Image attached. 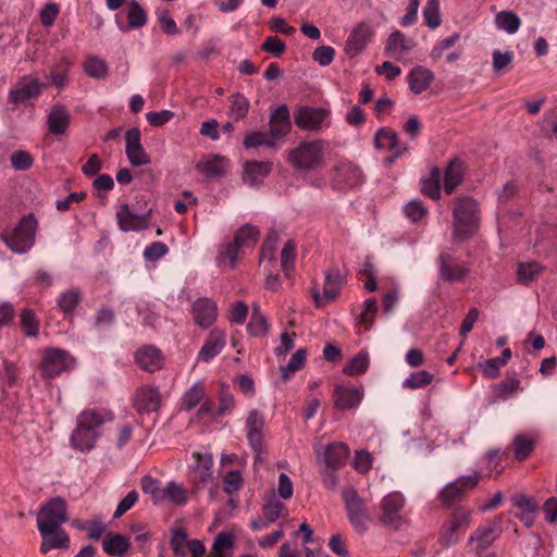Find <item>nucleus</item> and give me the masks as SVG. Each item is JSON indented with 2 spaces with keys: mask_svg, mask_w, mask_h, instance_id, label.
Wrapping results in <instances>:
<instances>
[{
  "mask_svg": "<svg viewBox=\"0 0 557 557\" xmlns=\"http://www.w3.org/2000/svg\"><path fill=\"white\" fill-rule=\"evenodd\" d=\"M113 420V413L106 409H87L76 418V426L70 435V446L81 453H89L100 438V426Z\"/></svg>",
  "mask_w": 557,
  "mask_h": 557,
  "instance_id": "obj_1",
  "label": "nucleus"
},
{
  "mask_svg": "<svg viewBox=\"0 0 557 557\" xmlns=\"http://www.w3.org/2000/svg\"><path fill=\"white\" fill-rule=\"evenodd\" d=\"M479 225L478 202L470 197L457 198L453 209V240L470 239L478 232Z\"/></svg>",
  "mask_w": 557,
  "mask_h": 557,
  "instance_id": "obj_2",
  "label": "nucleus"
},
{
  "mask_svg": "<svg viewBox=\"0 0 557 557\" xmlns=\"http://www.w3.org/2000/svg\"><path fill=\"white\" fill-rule=\"evenodd\" d=\"M326 147V143L322 139L302 140L289 151L287 161L298 171L320 170L325 164Z\"/></svg>",
  "mask_w": 557,
  "mask_h": 557,
  "instance_id": "obj_3",
  "label": "nucleus"
},
{
  "mask_svg": "<svg viewBox=\"0 0 557 557\" xmlns=\"http://www.w3.org/2000/svg\"><path fill=\"white\" fill-rule=\"evenodd\" d=\"M406 497L398 491L385 495L380 503V522L395 531L407 523Z\"/></svg>",
  "mask_w": 557,
  "mask_h": 557,
  "instance_id": "obj_4",
  "label": "nucleus"
},
{
  "mask_svg": "<svg viewBox=\"0 0 557 557\" xmlns=\"http://www.w3.org/2000/svg\"><path fill=\"white\" fill-rule=\"evenodd\" d=\"M342 495L348 520L354 530L359 534L366 533L371 522L367 500L361 498L352 486L345 487Z\"/></svg>",
  "mask_w": 557,
  "mask_h": 557,
  "instance_id": "obj_5",
  "label": "nucleus"
},
{
  "mask_svg": "<svg viewBox=\"0 0 557 557\" xmlns=\"http://www.w3.org/2000/svg\"><path fill=\"white\" fill-rule=\"evenodd\" d=\"M471 511L456 509L442 524L437 542L444 548L457 544L471 525Z\"/></svg>",
  "mask_w": 557,
  "mask_h": 557,
  "instance_id": "obj_6",
  "label": "nucleus"
},
{
  "mask_svg": "<svg viewBox=\"0 0 557 557\" xmlns=\"http://www.w3.org/2000/svg\"><path fill=\"white\" fill-rule=\"evenodd\" d=\"M66 508V502L61 497H54L46 502L37 515L39 533L61 527L67 520Z\"/></svg>",
  "mask_w": 557,
  "mask_h": 557,
  "instance_id": "obj_7",
  "label": "nucleus"
},
{
  "mask_svg": "<svg viewBox=\"0 0 557 557\" xmlns=\"http://www.w3.org/2000/svg\"><path fill=\"white\" fill-rule=\"evenodd\" d=\"M36 227L33 215L24 216L11 234L4 235V242L14 252L24 253L34 245Z\"/></svg>",
  "mask_w": 557,
  "mask_h": 557,
  "instance_id": "obj_8",
  "label": "nucleus"
},
{
  "mask_svg": "<svg viewBox=\"0 0 557 557\" xmlns=\"http://www.w3.org/2000/svg\"><path fill=\"white\" fill-rule=\"evenodd\" d=\"M363 183L360 168L348 161H339L332 169L331 185L334 189L345 191L359 187Z\"/></svg>",
  "mask_w": 557,
  "mask_h": 557,
  "instance_id": "obj_9",
  "label": "nucleus"
},
{
  "mask_svg": "<svg viewBox=\"0 0 557 557\" xmlns=\"http://www.w3.org/2000/svg\"><path fill=\"white\" fill-rule=\"evenodd\" d=\"M75 359L65 350L47 348L41 351L39 369L47 377H54L73 369Z\"/></svg>",
  "mask_w": 557,
  "mask_h": 557,
  "instance_id": "obj_10",
  "label": "nucleus"
},
{
  "mask_svg": "<svg viewBox=\"0 0 557 557\" xmlns=\"http://www.w3.org/2000/svg\"><path fill=\"white\" fill-rule=\"evenodd\" d=\"M298 128L308 132H319L331 124V112L325 108L299 107L294 113Z\"/></svg>",
  "mask_w": 557,
  "mask_h": 557,
  "instance_id": "obj_11",
  "label": "nucleus"
},
{
  "mask_svg": "<svg viewBox=\"0 0 557 557\" xmlns=\"http://www.w3.org/2000/svg\"><path fill=\"white\" fill-rule=\"evenodd\" d=\"M480 478L479 472H474L471 475L459 476L441 490L438 498L445 506L449 507L466 497L467 494L479 484Z\"/></svg>",
  "mask_w": 557,
  "mask_h": 557,
  "instance_id": "obj_12",
  "label": "nucleus"
},
{
  "mask_svg": "<svg viewBox=\"0 0 557 557\" xmlns=\"http://www.w3.org/2000/svg\"><path fill=\"white\" fill-rule=\"evenodd\" d=\"M44 85L30 75L23 76L9 91L8 100L13 104L28 106L36 100Z\"/></svg>",
  "mask_w": 557,
  "mask_h": 557,
  "instance_id": "obj_13",
  "label": "nucleus"
},
{
  "mask_svg": "<svg viewBox=\"0 0 557 557\" xmlns=\"http://www.w3.org/2000/svg\"><path fill=\"white\" fill-rule=\"evenodd\" d=\"M500 533V519L487 520L471 533L469 544H474V550L481 553L490 547Z\"/></svg>",
  "mask_w": 557,
  "mask_h": 557,
  "instance_id": "obj_14",
  "label": "nucleus"
},
{
  "mask_svg": "<svg viewBox=\"0 0 557 557\" xmlns=\"http://www.w3.org/2000/svg\"><path fill=\"white\" fill-rule=\"evenodd\" d=\"M373 27L367 22L358 23L350 32L345 50L350 55L359 54L372 40Z\"/></svg>",
  "mask_w": 557,
  "mask_h": 557,
  "instance_id": "obj_15",
  "label": "nucleus"
},
{
  "mask_svg": "<svg viewBox=\"0 0 557 557\" xmlns=\"http://www.w3.org/2000/svg\"><path fill=\"white\" fill-rule=\"evenodd\" d=\"M125 152L128 161L134 166H141L150 163V157L140 143V131L137 127L128 129L125 134Z\"/></svg>",
  "mask_w": 557,
  "mask_h": 557,
  "instance_id": "obj_16",
  "label": "nucleus"
},
{
  "mask_svg": "<svg viewBox=\"0 0 557 557\" xmlns=\"http://www.w3.org/2000/svg\"><path fill=\"white\" fill-rule=\"evenodd\" d=\"M226 345V332L222 329H212L202 347L198 352V360L202 362H210L214 359L221 351L224 349Z\"/></svg>",
  "mask_w": 557,
  "mask_h": 557,
  "instance_id": "obj_17",
  "label": "nucleus"
},
{
  "mask_svg": "<svg viewBox=\"0 0 557 557\" xmlns=\"http://www.w3.org/2000/svg\"><path fill=\"white\" fill-rule=\"evenodd\" d=\"M191 315L199 327L208 329L218 318L216 304L207 297L199 298L193 304Z\"/></svg>",
  "mask_w": 557,
  "mask_h": 557,
  "instance_id": "obj_18",
  "label": "nucleus"
},
{
  "mask_svg": "<svg viewBox=\"0 0 557 557\" xmlns=\"http://www.w3.org/2000/svg\"><path fill=\"white\" fill-rule=\"evenodd\" d=\"M343 284V276L337 269L326 272L325 282L323 286V295L321 296L318 289H312V297L318 307L324 306L326 302L333 300L339 293Z\"/></svg>",
  "mask_w": 557,
  "mask_h": 557,
  "instance_id": "obj_19",
  "label": "nucleus"
},
{
  "mask_svg": "<svg viewBox=\"0 0 557 557\" xmlns=\"http://www.w3.org/2000/svg\"><path fill=\"white\" fill-rule=\"evenodd\" d=\"M438 268L441 278L448 283L461 281L469 273V269L465 263L457 262L445 253L438 257Z\"/></svg>",
  "mask_w": 557,
  "mask_h": 557,
  "instance_id": "obj_20",
  "label": "nucleus"
},
{
  "mask_svg": "<svg viewBox=\"0 0 557 557\" xmlns=\"http://www.w3.org/2000/svg\"><path fill=\"white\" fill-rule=\"evenodd\" d=\"M135 362L141 370L154 372L161 369L163 356L156 346L146 345L135 352Z\"/></svg>",
  "mask_w": 557,
  "mask_h": 557,
  "instance_id": "obj_21",
  "label": "nucleus"
},
{
  "mask_svg": "<svg viewBox=\"0 0 557 557\" xmlns=\"http://www.w3.org/2000/svg\"><path fill=\"white\" fill-rule=\"evenodd\" d=\"M161 404V395L154 386H143L137 389L134 397V406L139 412L157 411Z\"/></svg>",
  "mask_w": 557,
  "mask_h": 557,
  "instance_id": "obj_22",
  "label": "nucleus"
},
{
  "mask_svg": "<svg viewBox=\"0 0 557 557\" xmlns=\"http://www.w3.org/2000/svg\"><path fill=\"white\" fill-rule=\"evenodd\" d=\"M363 397L362 391L356 387L336 386L333 392L334 407L349 410L359 406Z\"/></svg>",
  "mask_w": 557,
  "mask_h": 557,
  "instance_id": "obj_23",
  "label": "nucleus"
},
{
  "mask_svg": "<svg viewBox=\"0 0 557 557\" xmlns=\"http://www.w3.org/2000/svg\"><path fill=\"white\" fill-rule=\"evenodd\" d=\"M148 216L149 212L147 214L138 215L135 214L133 211H131L128 205H123L116 212V219L119 223V227L123 232H138L141 230L147 228L148 226Z\"/></svg>",
  "mask_w": 557,
  "mask_h": 557,
  "instance_id": "obj_24",
  "label": "nucleus"
},
{
  "mask_svg": "<svg viewBox=\"0 0 557 557\" xmlns=\"http://www.w3.org/2000/svg\"><path fill=\"white\" fill-rule=\"evenodd\" d=\"M375 145L380 149L395 151V157L388 159L393 163L395 158L403 156L407 151V146L399 141L398 135L388 128H381L375 135Z\"/></svg>",
  "mask_w": 557,
  "mask_h": 557,
  "instance_id": "obj_25",
  "label": "nucleus"
},
{
  "mask_svg": "<svg viewBox=\"0 0 557 557\" xmlns=\"http://www.w3.org/2000/svg\"><path fill=\"white\" fill-rule=\"evenodd\" d=\"M349 454V448L344 443H332L324 448L322 457L319 460L327 469L336 470L342 467Z\"/></svg>",
  "mask_w": 557,
  "mask_h": 557,
  "instance_id": "obj_26",
  "label": "nucleus"
},
{
  "mask_svg": "<svg viewBox=\"0 0 557 557\" xmlns=\"http://www.w3.org/2000/svg\"><path fill=\"white\" fill-rule=\"evenodd\" d=\"M414 47V41L400 30L393 32L386 40L385 51L391 58L399 59Z\"/></svg>",
  "mask_w": 557,
  "mask_h": 557,
  "instance_id": "obj_27",
  "label": "nucleus"
},
{
  "mask_svg": "<svg viewBox=\"0 0 557 557\" xmlns=\"http://www.w3.org/2000/svg\"><path fill=\"white\" fill-rule=\"evenodd\" d=\"M290 116L289 110L285 104H282L272 112L270 117V135L273 139L284 137L290 131Z\"/></svg>",
  "mask_w": 557,
  "mask_h": 557,
  "instance_id": "obj_28",
  "label": "nucleus"
},
{
  "mask_svg": "<svg viewBox=\"0 0 557 557\" xmlns=\"http://www.w3.org/2000/svg\"><path fill=\"white\" fill-rule=\"evenodd\" d=\"M40 535L42 537L40 544V552L42 554L51 549L67 548L70 545L69 535L61 527L49 529L47 532L40 533Z\"/></svg>",
  "mask_w": 557,
  "mask_h": 557,
  "instance_id": "obj_29",
  "label": "nucleus"
},
{
  "mask_svg": "<svg viewBox=\"0 0 557 557\" xmlns=\"http://www.w3.org/2000/svg\"><path fill=\"white\" fill-rule=\"evenodd\" d=\"M272 163L268 161H251L245 164L243 180L253 186L261 183L271 172Z\"/></svg>",
  "mask_w": 557,
  "mask_h": 557,
  "instance_id": "obj_30",
  "label": "nucleus"
},
{
  "mask_svg": "<svg viewBox=\"0 0 557 557\" xmlns=\"http://www.w3.org/2000/svg\"><path fill=\"white\" fill-rule=\"evenodd\" d=\"M227 166L228 160L219 154L208 156L197 164V169L207 177H218L223 175Z\"/></svg>",
  "mask_w": 557,
  "mask_h": 557,
  "instance_id": "obj_31",
  "label": "nucleus"
},
{
  "mask_svg": "<svg viewBox=\"0 0 557 557\" xmlns=\"http://www.w3.org/2000/svg\"><path fill=\"white\" fill-rule=\"evenodd\" d=\"M48 127L50 133L54 135L63 134L70 124V114L62 106L52 107L48 115Z\"/></svg>",
  "mask_w": 557,
  "mask_h": 557,
  "instance_id": "obj_32",
  "label": "nucleus"
},
{
  "mask_svg": "<svg viewBox=\"0 0 557 557\" xmlns=\"http://www.w3.org/2000/svg\"><path fill=\"white\" fill-rule=\"evenodd\" d=\"M433 74L422 66L412 69L408 76L409 86L412 92L421 94L426 90L433 82Z\"/></svg>",
  "mask_w": 557,
  "mask_h": 557,
  "instance_id": "obj_33",
  "label": "nucleus"
},
{
  "mask_svg": "<svg viewBox=\"0 0 557 557\" xmlns=\"http://www.w3.org/2000/svg\"><path fill=\"white\" fill-rule=\"evenodd\" d=\"M206 399V387L202 382L193 384L182 396L181 406L183 410L190 411Z\"/></svg>",
  "mask_w": 557,
  "mask_h": 557,
  "instance_id": "obj_34",
  "label": "nucleus"
},
{
  "mask_svg": "<svg viewBox=\"0 0 557 557\" xmlns=\"http://www.w3.org/2000/svg\"><path fill=\"white\" fill-rule=\"evenodd\" d=\"M82 300V292L76 287H72L63 293L57 299L58 308L63 312L64 317H72L78 304Z\"/></svg>",
  "mask_w": 557,
  "mask_h": 557,
  "instance_id": "obj_35",
  "label": "nucleus"
},
{
  "mask_svg": "<svg viewBox=\"0 0 557 557\" xmlns=\"http://www.w3.org/2000/svg\"><path fill=\"white\" fill-rule=\"evenodd\" d=\"M129 548V541L121 534H107L102 540V549L110 556H121Z\"/></svg>",
  "mask_w": 557,
  "mask_h": 557,
  "instance_id": "obj_36",
  "label": "nucleus"
},
{
  "mask_svg": "<svg viewBox=\"0 0 557 557\" xmlns=\"http://www.w3.org/2000/svg\"><path fill=\"white\" fill-rule=\"evenodd\" d=\"M463 177V164L458 160L449 162L444 175V190L447 195L454 193Z\"/></svg>",
  "mask_w": 557,
  "mask_h": 557,
  "instance_id": "obj_37",
  "label": "nucleus"
},
{
  "mask_svg": "<svg viewBox=\"0 0 557 557\" xmlns=\"http://www.w3.org/2000/svg\"><path fill=\"white\" fill-rule=\"evenodd\" d=\"M194 472L198 480L207 482L212 476V456L209 454L194 453Z\"/></svg>",
  "mask_w": 557,
  "mask_h": 557,
  "instance_id": "obj_38",
  "label": "nucleus"
},
{
  "mask_svg": "<svg viewBox=\"0 0 557 557\" xmlns=\"http://www.w3.org/2000/svg\"><path fill=\"white\" fill-rule=\"evenodd\" d=\"M260 236L259 230L250 224L243 225L234 235L233 240L242 248L253 247Z\"/></svg>",
  "mask_w": 557,
  "mask_h": 557,
  "instance_id": "obj_39",
  "label": "nucleus"
},
{
  "mask_svg": "<svg viewBox=\"0 0 557 557\" xmlns=\"http://www.w3.org/2000/svg\"><path fill=\"white\" fill-rule=\"evenodd\" d=\"M243 249L234 242H228L221 247L216 257L219 265H228L231 269L236 267L240 251Z\"/></svg>",
  "mask_w": 557,
  "mask_h": 557,
  "instance_id": "obj_40",
  "label": "nucleus"
},
{
  "mask_svg": "<svg viewBox=\"0 0 557 557\" xmlns=\"http://www.w3.org/2000/svg\"><path fill=\"white\" fill-rule=\"evenodd\" d=\"M535 441L528 434H518L512 440L515 458L519 461L527 459L534 448Z\"/></svg>",
  "mask_w": 557,
  "mask_h": 557,
  "instance_id": "obj_41",
  "label": "nucleus"
},
{
  "mask_svg": "<svg viewBox=\"0 0 557 557\" xmlns=\"http://www.w3.org/2000/svg\"><path fill=\"white\" fill-rule=\"evenodd\" d=\"M233 554V537L231 534L221 532L213 542L210 557H232Z\"/></svg>",
  "mask_w": 557,
  "mask_h": 557,
  "instance_id": "obj_42",
  "label": "nucleus"
},
{
  "mask_svg": "<svg viewBox=\"0 0 557 557\" xmlns=\"http://www.w3.org/2000/svg\"><path fill=\"white\" fill-rule=\"evenodd\" d=\"M495 24L498 29L505 30L508 34H515L518 32L521 21L513 12L502 11L495 16Z\"/></svg>",
  "mask_w": 557,
  "mask_h": 557,
  "instance_id": "obj_43",
  "label": "nucleus"
},
{
  "mask_svg": "<svg viewBox=\"0 0 557 557\" xmlns=\"http://www.w3.org/2000/svg\"><path fill=\"white\" fill-rule=\"evenodd\" d=\"M269 329L265 317L261 313L258 305L253 306L250 321L248 322L247 330L252 336L265 335Z\"/></svg>",
  "mask_w": 557,
  "mask_h": 557,
  "instance_id": "obj_44",
  "label": "nucleus"
},
{
  "mask_svg": "<svg viewBox=\"0 0 557 557\" xmlns=\"http://www.w3.org/2000/svg\"><path fill=\"white\" fill-rule=\"evenodd\" d=\"M169 500L175 505L182 506L187 502L186 490L173 481L163 487V502Z\"/></svg>",
  "mask_w": 557,
  "mask_h": 557,
  "instance_id": "obj_45",
  "label": "nucleus"
},
{
  "mask_svg": "<svg viewBox=\"0 0 557 557\" xmlns=\"http://www.w3.org/2000/svg\"><path fill=\"white\" fill-rule=\"evenodd\" d=\"M441 171L433 169L430 176L422 181L421 190L430 198L437 200L441 197Z\"/></svg>",
  "mask_w": 557,
  "mask_h": 557,
  "instance_id": "obj_46",
  "label": "nucleus"
},
{
  "mask_svg": "<svg viewBox=\"0 0 557 557\" xmlns=\"http://www.w3.org/2000/svg\"><path fill=\"white\" fill-rule=\"evenodd\" d=\"M434 375L426 370H420L410 373L403 382V387L409 389H418L428 386L433 382Z\"/></svg>",
  "mask_w": 557,
  "mask_h": 557,
  "instance_id": "obj_47",
  "label": "nucleus"
},
{
  "mask_svg": "<svg viewBox=\"0 0 557 557\" xmlns=\"http://www.w3.org/2000/svg\"><path fill=\"white\" fill-rule=\"evenodd\" d=\"M425 25L431 29L437 28L442 23L438 0H428L423 9Z\"/></svg>",
  "mask_w": 557,
  "mask_h": 557,
  "instance_id": "obj_48",
  "label": "nucleus"
},
{
  "mask_svg": "<svg viewBox=\"0 0 557 557\" xmlns=\"http://www.w3.org/2000/svg\"><path fill=\"white\" fill-rule=\"evenodd\" d=\"M84 70L88 76L97 79L104 78L108 74V65L104 60L95 55L86 60Z\"/></svg>",
  "mask_w": 557,
  "mask_h": 557,
  "instance_id": "obj_49",
  "label": "nucleus"
},
{
  "mask_svg": "<svg viewBox=\"0 0 557 557\" xmlns=\"http://www.w3.org/2000/svg\"><path fill=\"white\" fill-rule=\"evenodd\" d=\"M521 389V383L518 377L515 375L505 377L497 386H496V395L497 398L502 400H507L511 397L512 394L517 393Z\"/></svg>",
  "mask_w": 557,
  "mask_h": 557,
  "instance_id": "obj_50",
  "label": "nucleus"
},
{
  "mask_svg": "<svg viewBox=\"0 0 557 557\" xmlns=\"http://www.w3.org/2000/svg\"><path fill=\"white\" fill-rule=\"evenodd\" d=\"M127 20L133 28H140L147 23V14L136 0L128 3Z\"/></svg>",
  "mask_w": 557,
  "mask_h": 557,
  "instance_id": "obj_51",
  "label": "nucleus"
},
{
  "mask_svg": "<svg viewBox=\"0 0 557 557\" xmlns=\"http://www.w3.org/2000/svg\"><path fill=\"white\" fill-rule=\"evenodd\" d=\"M296 259V244L294 240H287L281 251V268L285 275H288L295 267Z\"/></svg>",
  "mask_w": 557,
  "mask_h": 557,
  "instance_id": "obj_52",
  "label": "nucleus"
},
{
  "mask_svg": "<svg viewBox=\"0 0 557 557\" xmlns=\"http://www.w3.org/2000/svg\"><path fill=\"white\" fill-rule=\"evenodd\" d=\"M261 146L274 147L275 140L271 137L270 133L253 132L248 134L244 139V147L246 149L258 148Z\"/></svg>",
  "mask_w": 557,
  "mask_h": 557,
  "instance_id": "obj_53",
  "label": "nucleus"
},
{
  "mask_svg": "<svg viewBox=\"0 0 557 557\" xmlns=\"http://www.w3.org/2000/svg\"><path fill=\"white\" fill-rule=\"evenodd\" d=\"M369 367V356L367 352H359L345 366L344 372L348 375H360Z\"/></svg>",
  "mask_w": 557,
  "mask_h": 557,
  "instance_id": "obj_54",
  "label": "nucleus"
},
{
  "mask_svg": "<svg viewBox=\"0 0 557 557\" xmlns=\"http://www.w3.org/2000/svg\"><path fill=\"white\" fill-rule=\"evenodd\" d=\"M541 272L542 268L536 262L520 263L517 269V277L520 283L528 284L535 280Z\"/></svg>",
  "mask_w": 557,
  "mask_h": 557,
  "instance_id": "obj_55",
  "label": "nucleus"
},
{
  "mask_svg": "<svg viewBox=\"0 0 557 557\" xmlns=\"http://www.w3.org/2000/svg\"><path fill=\"white\" fill-rule=\"evenodd\" d=\"M21 327L26 336H37L39 321L30 309H24L21 313Z\"/></svg>",
  "mask_w": 557,
  "mask_h": 557,
  "instance_id": "obj_56",
  "label": "nucleus"
},
{
  "mask_svg": "<svg viewBox=\"0 0 557 557\" xmlns=\"http://www.w3.org/2000/svg\"><path fill=\"white\" fill-rule=\"evenodd\" d=\"M141 488L151 496L154 504L163 503V487L159 480L147 475L141 480Z\"/></svg>",
  "mask_w": 557,
  "mask_h": 557,
  "instance_id": "obj_57",
  "label": "nucleus"
},
{
  "mask_svg": "<svg viewBox=\"0 0 557 557\" xmlns=\"http://www.w3.org/2000/svg\"><path fill=\"white\" fill-rule=\"evenodd\" d=\"M307 351L306 349H298L289 359L288 363L285 367H282V379L284 381L289 380L290 374L295 371L299 370L306 360Z\"/></svg>",
  "mask_w": 557,
  "mask_h": 557,
  "instance_id": "obj_58",
  "label": "nucleus"
},
{
  "mask_svg": "<svg viewBox=\"0 0 557 557\" xmlns=\"http://www.w3.org/2000/svg\"><path fill=\"white\" fill-rule=\"evenodd\" d=\"M231 107L230 114L235 119L239 120L246 116L249 109V101L246 97L240 94H235L230 98Z\"/></svg>",
  "mask_w": 557,
  "mask_h": 557,
  "instance_id": "obj_59",
  "label": "nucleus"
},
{
  "mask_svg": "<svg viewBox=\"0 0 557 557\" xmlns=\"http://www.w3.org/2000/svg\"><path fill=\"white\" fill-rule=\"evenodd\" d=\"M11 165L15 171H27L34 164L33 156L25 150H16L10 157Z\"/></svg>",
  "mask_w": 557,
  "mask_h": 557,
  "instance_id": "obj_60",
  "label": "nucleus"
},
{
  "mask_svg": "<svg viewBox=\"0 0 557 557\" xmlns=\"http://www.w3.org/2000/svg\"><path fill=\"white\" fill-rule=\"evenodd\" d=\"M405 215L413 223H417L424 219L428 214V210L420 200H411L404 206Z\"/></svg>",
  "mask_w": 557,
  "mask_h": 557,
  "instance_id": "obj_61",
  "label": "nucleus"
},
{
  "mask_svg": "<svg viewBox=\"0 0 557 557\" xmlns=\"http://www.w3.org/2000/svg\"><path fill=\"white\" fill-rule=\"evenodd\" d=\"M284 504L276 498H271L262 507V516L268 520V522H275L284 510Z\"/></svg>",
  "mask_w": 557,
  "mask_h": 557,
  "instance_id": "obj_62",
  "label": "nucleus"
},
{
  "mask_svg": "<svg viewBox=\"0 0 557 557\" xmlns=\"http://www.w3.org/2000/svg\"><path fill=\"white\" fill-rule=\"evenodd\" d=\"M70 66V62L66 59H62L60 64L55 65L50 72L51 84L57 87H62L66 83V71Z\"/></svg>",
  "mask_w": 557,
  "mask_h": 557,
  "instance_id": "obj_63",
  "label": "nucleus"
},
{
  "mask_svg": "<svg viewBox=\"0 0 557 557\" xmlns=\"http://www.w3.org/2000/svg\"><path fill=\"white\" fill-rule=\"evenodd\" d=\"M335 57V50L331 46L317 47L312 52V59L321 66L330 65Z\"/></svg>",
  "mask_w": 557,
  "mask_h": 557,
  "instance_id": "obj_64",
  "label": "nucleus"
}]
</instances>
